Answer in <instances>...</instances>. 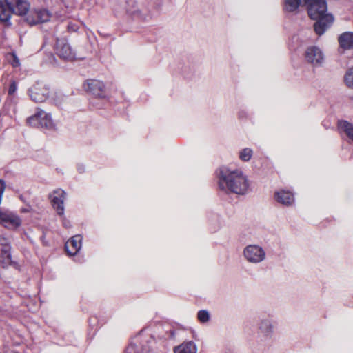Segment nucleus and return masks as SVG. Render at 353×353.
I'll return each mask as SVG.
<instances>
[{
  "instance_id": "1",
  "label": "nucleus",
  "mask_w": 353,
  "mask_h": 353,
  "mask_svg": "<svg viewBox=\"0 0 353 353\" xmlns=\"http://www.w3.org/2000/svg\"><path fill=\"white\" fill-rule=\"evenodd\" d=\"M219 188L226 192L245 194L249 188L248 176L241 169L222 166L216 171Z\"/></svg>"
},
{
  "instance_id": "2",
  "label": "nucleus",
  "mask_w": 353,
  "mask_h": 353,
  "mask_svg": "<svg viewBox=\"0 0 353 353\" xmlns=\"http://www.w3.org/2000/svg\"><path fill=\"white\" fill-rule=\"evenodd\" d=\"M310 17L316 20L314 28L318 35H322L332 25L334 17L327 12V5L325 0H308L305 3Z\"/></svg>"
},
{
  "instance_id": "3",
  "label": "nucleus",
  "mask_w": 353,
  "mask_h": 353,
  "mask_svg": "<svg viewBox=\"0 0 353 353\" xmlns=\"http://www.w3.org/2000/svg\"><path fill=\"white\" fill-rule=\"evenodd\" d=\"M0 1V21L10 23L12 14L25 15L30 10V3L26 0H4Z\"/></svg>"
},
{
  "instance_id": "4",
  "label": "nucleus",
  "mask_w": 353,
  "mask_h": 353,
  "mask_svg": "<svg viewBox=\"0 0 353 353\" xmlns=\"http://www.w3.org/2000/svg\"><path fill=\"white\" fill-rule=\"evenodd\" d=\"M244 259L251 264H259L266 258L263 248L258 244H249L243 250Z\"/></svg>"
},
{
  "instance_id": "5",
  "label": "nucleus",
  "mask_w": 353,
  "mask_h": 353,
  "mask_svg": "<svg viewBox=\"0 0 353 353\" xmlns=\"http://www.w3.org/2000/svg\"><path fill=\"white\" fill-rule=\"evenodd\" d=\"M27 123L32 127L48 130L54 126L51 115L39 108L37 109L34 115L27 118Z\"/></svg>"
},
{
  "instance_id": "6",
  "label": "nucleus",
  "mask_w": 353,
  "mask_h": 353,
  "mask_svg": "<svg viewBox=\"0 0 353 353\" xmlns=\"http://www.w3.org/2000/svg\"><path fill=\"white\" fill-rule=\"evenodd\" d=\"M85 90L95 97L105 99L108 97V91L104 83L96 79H89L83 84Z\"/></svg>"
},
{
  "instance_id": "7",
  "label": "nucleus",
  "mask_w": 353,
  "mask_h": 353,
  "mask_svg": "<svg viewBox=\"0 0 353 353\" xmlns=\"http://www.w3.org/2000/svg\"><path fill=\"white\" fill-rule=\"evenodd\" d=\"M28 93L33 101L42 103L49 97V88L43 83L37 82L28 90Z\"/></svg>"
},
{
  "instance_id": "8",
  "label": "nucleus",
  "mask_w": 353,
  "mask_h": 353,
  "mask_svg": "<svg viewBox=\"0 0 353 353\" xmlns=\"http://www.w3.org/2000/svg\"><path fill=\"white\" fill-rule=\"evenodd\" d=\"M305 57L306 61L314 66H321L324 61V54L317 46L308 47Z\"/></svg>"
},
{
  "instance_id": "9",
  "label": "nucleus",
  "mask_w": 353,
  "mask_h": 353,
  "mask_svg": "<svg viewBox=\"0 0 353 353\" xmlns=\"http://www.w3.org/2000/svg\"><path fill=\"white\" fill-rule=\"evenodd\" d=\"M56 51L63 59L72 61L75 58V54L65 39H57Z\"/></svg>"
},
{
  "instance_id": "10",
  "label": "nucleus",
  "mask_w": 353,
  "mask_h": 353,
  "mask_svg": "<svg viewBox=\"0 0 353 353\" xmlns=\"http://www.w3.org/2000/svg\"><path fill=\"white\" fill-rule=\"evenodd\" d=\"M0 223L6 228L15 229L21 225V219L12 212L0 210Z\"/></svg>"
},
{
  "instance_id": "11",
  "label": "nucleus",
  "mask_w": 353,
  "mask_h": 353,
  "mask_svg": "<svg viewBox=\"0 0 353 353\" xmlns=\"http://www.w3.org/2000/svg\"><path fill=\"white\" fill-rule=\"evenodd\" d=\"M66 193L61 189H57L50 195L51 203L54 210L59 216L64 214V201Z\"/></svg>"
},
{
  "instance_id": "12",
  "label": "nucleus",
  "mask_w": 353,
  "mask_h": 353,
  "mask_svg": "<svg viewBox=\"0 0 353 353\" xmlns=\"http://www.w3.org/2000/svg\"><path fill=\"white\" fill-rule=\"evenodd\" d=\"M274 326L272 321L268 318H262L258 323V333L264 341L270 340L274 334Z\"/></svg>"
},
{
  "instance_id": "13",
  "label": "nucleus",
  "mask_w": 353,
  "mask_h": 353,
  "mask_svg": "<svg viewBox=\"0 0 353 353\" xmlns=\"http://www.w3.org/2000/svg\"><path fill=\"white\" fill-rule=\"evenodd\" d=\"M337 128L341 138L349 143H353V123L340 120L337 123Z\"/></svg>"
},
{
  "instance_id": "14",
  "label": "nucleus",
  "mask_w": 353,
  "mask_h": 353,
  "mask_svg": "<svg viewBox=\"0 0 353 353\" xmlns=\"http://www.w3.org/2000/svg\"><path fill=\"white\" fill-rule=\"evenodd\" d=\"M145 332L146 330H143L136 337L137 341H141V347L139 350V353H157L151 347L150 345H145V343L152 344L154 341L153 336L149 334H146Z\"/></svg>"
},
{
  "instance_id": "15",
  "label": "nucleus",
  "mask_w": 353,
  "mask_h": 353,
  "mask_svg": "<svg viewBox=\"0 0 353 353\" xmlns=\"http://www.w3.org/2000/svg\"><path fill=\"white\" fill-rule=\"evenodd\" d=\"M123 9L134 19L144 20L145 17L141 13L134 0H124Z\"/></svg>"
},
{
  "instance_id": "16",
  "label": "nucleus",
  "mask_w": 353,
  "mask_h": 353,
  "mask_svg": "<svg viewBox=\"0 0 353 353\" xmlns=\"http://www.w3.org/2000/svg\"><path fill=\"white\" fill-rule=\"evenodd\" d=\"M275 200L286 206L291 205L294 202V194L289 190H281L274 194Z\"/></svg>"
},
{
  "instance_id": "17",
  "label": "nucleus",
  "mask_w": 353,
  "mask_h": 353,
  "mask_svg": "<svg viewBox=\"0 0 353 353\" xmlns=\"http://www.w3.org/2000/svg\"><path fill=\"white\" fill-rule=\"evenodd\" d=\"M82 237L80 235H75L68 240L65 245V248L69 255H74L81 247Z\"/></svg>"
},
{
  "instance_id": "18",
  "label": "nucleus",
  "mask_w": 353,
  "mask_h": 353,
  "mask_svg": "<svg viewBox=\"0 0 353 353\" xmlns=\"http://www.w3.org/2000/svg\"><path fill=\"white\" fill-rule=\"evenodd\" d=\"M283 9L285 12H297L300 6H305L308 0H283Z\"/></svg>"
},
{
  "instance_id": "19",
  "label": "nucleus",
  "mask_w": 353,
  "mask_h": 353,
  "mask_svg": "<svg viewBox=\"0 0 353 353\" xmlns=\"http://www.w3.org/2000/svg\"><path fill=\"white\" fill-rule=\"evenodd\" d=\"M339 43L345 50L353 49V32H346L341 34L339 37Z\"/></svg>"
},
{
  "instance_id": "20",
  "label": "nucleus",
  "mask_w": 353,
  "mask_h": 353,
  "mask_svg": "<svg viewBox=\"0 0 353 353\" xmlns=\"http://www.w3.org/2000/svg\"><path fill=\"white\" fill-rule=\"evenodd\" d=\"M36 14H37V21L30 19V20L32 22V24H37L47 22L51 18L50 12L45 8H38L36 9Z\"/></svg>"
},
{
  "instance_id": "21",
  "label": "nucleus",
  "mask_w": 353,
  "mask_h": 353,
  "mask_svg": "<svg viewBox=\"0 0 353 353\" xmlns=\"http://www.w3.org/2000/svg\"><path fill=\"white\" fill-rule=\"evenodd\" d=\"M174 353H197V348L194 343L188 341L175 347Z\"/></svg>"
},
{
  "instance_id": "22",
  "label": "nucleus",
  "mask_w": 353,
  "mask_h": 353,
  "mask_svg": "<svg viewBox=\"0 0 353 353\" xmlns=\"http://www.w3.org/2000/svg\"><path fill=\"white\" fill-rule=\"evenodd\" d=\"M10 246L7 238L0 236V256L4 259H10Z\"/></svg>"
},
{
  "instance_id": "23",
  "label": "nucleus",
  "mask_w": 353,
  "mask_h": 353,
  "mask_svg": "<svg viewBox=\"0 0 353 353\" xmlns=\"http://www.w3.org/2000/svg\"><path fill=\"white\" fill-rule=\"evenodd\" d=\"M253 154V151L251 148H245L240 150L239 152V159L244 162L249 161L252 158Z\"/></svg>"
},
{
  "instance_id": "24",
  "label": "nucleus",
  "mask_w": 353,
  "mask_h": 353,
  "mask_svg": "<svg viewBox=\"0 0 353 353\" xmlns=\"http://www.w3.org/2000/svg\"><path fill=\"white\" fill-rule=\"evenodd\" d=\"M344 80L348 88H353V67L346 72Z\"/></svg>"
},
{
  "instance_id": "25",
  "label": "nucleus",
  "mask_w": 353,
  "mask_h": 353,
  "mask_svg": "<svg viewBox=\"0 0 353 353\" xmlns=\"http://www.w3.org/2000/svg\"><path fill=\"white\" fill-rule=\"evenodd\" d=\"M197 318L201 323H206L210 320V314L205 310L198 312Z\"/></svg>"
},
{
  "instance_id": "26",
  "label": "nucleus",
  "mask_w": 353,
  "mask_h": 353,
  "mask_svg": "<svg viewBox=\"0 0 353 353\" xmlns=\"http://www.w3.org/2000/svg\"><path fill=\"white\" fill-rule=\"evenodd\" d=\"M37 18H38V17H37V14H36V9H34L29 12V13L26 19V21H27V23L28 24L32 26L33 24H32V22L30 19H32L33 20L37 21Z\"/></svg>"
},
{
  "instance_id": "27",
  "label": "nucleus",
  "mask_w": 353,
  "mask_h": 353,
  "mask_svg": "<svg viewBox=\"0 0 353 353\" xmlns=\"http://www.w3.org/2000/svg\"><path fill=\"white\" fill-rule=\"evenodd\" d=\"M17 90V84L15 81H12L8 88V94L13 95Z\"/></svg>"
},
{
  "instance_id": "28",
  "label": "nucleus",
  "mask_w": 353,
  "mask_h": 353,
  "mask_svg": "<svg viewBox=\"0 0 353 353\" xmlns=\"http://www.w3.org/2000/svg\"><path fill=\"white\" fill-rule=\"evenodd\" d=\"M11 64L14 68H17L20 65L19 60L15 54H12V61H11Z\"/></svg>"
},
{
  "instance_id": "29",
  "label": "nucleus",
  "mask_w": 353,
  "mask_h": 353,
  "mask_svg": "<svg viewBox=\"0 0 353 353\" xmlns=\"http://www.w3.org/2000/svg\"><path fill=\"white\" fill-rule=\"evenodd\" d=\"M68 30L71 32H75L78 30L79 27L76 24H73L72 23H68Z\"/></svg>"
},
{
  "instance_id": "30",
  "label": "nucleus",
  "mask_w": 353,
  "mask_h": 353,
  "mask_svg": "<svg viewBox=\"0 0 353 353\" xmlns=\"http://www.w3.org/2000/svg\"><path fill=\"white\" fill-rule=\"evenodd\" d=\"M63 225L65 228H70L71 227V223L69 221L66 220L65 219H64L63 220Z\"/></svg>"
},
{
  "instance_id": "31",
  "label": "nucleus",
  "mask_w": 353,
  "mask_h": 353,
  "mask_svg": "<svg viewBox=\"0 0 353 353\" xmlns=\"http://www.w3.org/2000/svg\"><path fill=\"white\" fill-rule=\"evenodd\" d=\"M77 170L79 173H83L85 171V167L83 165H78Z\"/></svg>"
},
{
  "instance_id": "32",
  "label": "nucleus",
  "mask_w": 353,
  "mask_h": 353,
  "mask_svg": "<svg viewBox=\"0 0 353 353\" xmlns=\"http://www.w3.org/2000/svg\"><path fill=\"white\" fill-rule=\"evenodd\" d=\"M12 353H19V352H12Z\"/></svg>"
}]
</instances>
